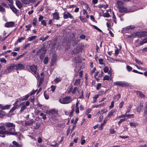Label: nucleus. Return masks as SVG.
Wrapping results in <instances>:
<instances>
[{
	"label": "nucleus",
	"mask_w": 147,
	"mask_h": 147,
	"mask_svg": "<svg viewBox=\"0 0 147 147\" xmlns=\"http://www.w3.org/2000/svg\"><path fill=\"white\" fill-rule=\"evenodd\" d=\"M6 129H0V134H7L13 135H20L21 133L19 132H11L10 131L5 130Z\"/></svg>",
	"instance_id": "obj_1"
},
{
	"label": "nucleus",
	"mask_w": 147,
	"mask_h": 147,
	"mask_svg": "<svg viewBox=\"0 0 147 147\" xmlns=\"http://www.w3.org/2000/svg\"><path fill=\"white\" fill-rule=\"evenodd\" d=\"M114 86H117L122 87H127L129 86V84L127 82L123 81H117L113 83Z\"/></svg>",
	"instance_id": "obj_2"
},
{
	"label": "nucleus",
	"mask_w": 147,
	"mask_h": 147,
	"mask_svg": "<svg viewBox=\"0 0 147 147\" xmlns=\"http://www.w3.org/2000/svg\"><path fill=\"white\" fill-rule=\"evenodd\" d=\"M118 8L119 9V11L121 13L125 12L127 13L130 12H132L133 11L130 8H127L123 6H118Z\"/></svg>",
	"instance_id": "obj_3"
},
{
	"label": "nucleus",
	"mask_w": 147,
	"mask_h": 147,
	"mask_svg": "<svg viewBox=\"0 0 147 147\" xmlns=\"http://www.w3.org/2000/svg\"><path fill=\"white\" fill-rule=\"evenodd\" d=\"M70 96H67L63 98H59V101L63 104H67L70 102L71 101Z\"/></svg>",
	"instance_id": "obj_4"
},
{
	"label": "nucleus",
	"mask_w": 147,
	"mask_h": 147,
	"mask_svg": "<svg viewBox=\"0 0 147 147\" xmlns=\"http://www.w3.org/2000/svg\"><path fill=\"white\" fill-rule=\"evenodd\" d=\"M46 53V51L43 49H41L36 52V55H40V59L42 60L43 59V58L45 56V54Z\"/></svg>",
	"instance_id": "obj_5"
},
{
	"label": "nucleus",
	"mask_w": 147,
	"mask_h": 147,
	"mask_svg": "<svg viewBox=\"0 0 147 147\" xmlns=\"http://www.w3.org/2000/svg\"><path fill=\"white\" fill-rule=\"evenodd\" d=\"M136 34L137 35V37L138 38L145 37L147 36V31H144L141 32H137Z\"/></svg>",
	"instance_id": "obj_6"
},
{
	"label": "nucleus",
	"mask_w": 147,
	"mask_h": 147,
	"mask_svg": "<svg viewBox=\"0 0 147 147\" xmlns=\"http://www.w3.org/2000/svg\"><path fill=\"white\" fill-rule=\"evenodd\" d=\"M63 18L64 19H67L69 18L70 19H74V18L72 14L69 12H64L63 13Z\"/></svg>",
	"instance_id": "obj_7"
},
{
	"label": "nucleus",
	"mask_w": 147,
	"mask_h": 147,
	"mask_svg": "<svg viewBox=\"0 0 147 147\" xmlns=\"http://www.w3.org/2000/svg\"><path fill=\"white\" fill-rule=\"evenodd\" d=\"M7 69L9 73L12 71H14L15 69L16 70L15 64L13 63L11 64L10 65L7 67Z\"/></svg>",
	"instance_id": "obj_8"
},
{
	"label": "nucleus",
	"mask_w": 147,
	"mask_h": 147,
	"mask_svg": "<svg viewBox=\"0 0 147 147\" xmlns=\"http://www.w3.org/2000/svg\"><path fill=\"white\" fill-rule=\"evenodd\" d=\"M16 65V70H22L24 69L25 67L24 64L19 63L17 64H15Z\"/></svg>",
	"instance_id": "obj_9"
},
{
	"label": "nucleus",
	"mask_w": 147,
	"mask_h": 147,
	"mask_svg": "<svg viewBox=\"0 0 147 147\" xmlns=\"http://www.w3.org/2000/svg\"><path fill=\"white\" fill-rule=\"evenodd\" d=\"M29 67L30 70L32 72L33 74H36V71L37 69V66L33 65H30Z\"/></svg>",
	"instance_id": "obj_10"
},
{
	"label": "nucleus",
	"mask_w": 147,
	"mask_h": 147,
	"mask_svg": "<svg viewBox=\"0 0 147 147\" xmlns=\"http://www.w3.org/2000/svg\"><path fill=\"white\" fill-rule=\"evenodd\" d=\"M4 126L7 127H11V129H15V125L12 123L8 122L5 123Z\"/></svg>",
	"instance_id": "obj_11"
},
{
	"label": "nucleus",
	"mask_w": 147,
	"mask_h": 147,
	"mask_svg": "<svg viewBox=\"0 0 147 147\" xmlns=\"http://www.w3.org/2000/svg\"><path fill=\"white\" fill-rule=\"evenodd\" d=\"M53 20H59L60 19V17L59 16V13L58 12H56L53 13Z\"/></svg>",
	"instance_id": "obj_12"
},
{
	"label": "nucleus",
	"mask_w": 147,
	"mask_h": 147,
	"mask_svg": "<svg viewBox=\"0 0 147 147\" xmlns=\"http://www.w3.org/2000/svg\"><path fill=\"white\" fill-rule=\"evenodd\" d=\"M143 109V105L142 103L139 104L136 107L137 111L140 113Z\"/></svg>",
	"instance_id": "obj_13"
},
{
	"label": "nucleus",
	"mask_w": 147,
	"mask_h": 147,
	"mask_svg": "<svg viewBox=\"0 0 147 147\" xmlns=\"http://www.w3.org/2000/svg\"><path fill=\"white\" fill-rule=\"evenodd\" d=\"M15 23L13 22H10L6 23L5 24V27L7 28L13 27L14 26Z\"/></svg>",
	"instance_id": "obj_14"
},
{
	"label": "nucleus",
	"mask_w": 147,
	"mask_h": 147,
	"mask_svg": "<svg viewBox=\"0 0 147 147\" xmlns=\"http://www.w3.org/2000/svg\"><path fill=\"white\" fill-rule=\"evenodd\" d=\"M116 111V109L111 110L108 113L107 117H110L112 116H113L115 114Z\"/></svg>",
	"instance_id": "obj_15"
},
{
	"label": "nucleus",
	"mask_w": 147,
	"mask_h": 147,
	"mask_svg": "<svg viewBox=\"0 0 147 147\" xmlns=\"http://www.w3.org/2000/svg\"><path fill=\"white\" fill-rule=\"evenodd\" d=\"M11 105H7L4 106H2L0 105V108L1 109L4 110L6 109H8L11 107Z\"/></svg>",
	"instance_id": "obj_16"
},
{
	"label": "nucleus",
	"mask_w": 147,
	"mask_h": 147,
	"mask_svg": "<svg viewBox=\"0 0 147 147\" xmlns=\"http://www.w3.org/2000/svg\"><path fill=\"white\" fill-rule=\"evenodd\" d=\"M9 5L12 11L15 13H17L18 12V10L13 5L9 4Z\"/></svg>",
	"instance_id": "obj_17"
},
{
	"label": "nucleus",
	"mask_w": 147,
	"mask_h": 147,
	"mask_svg": "<svg viewBox=\"0 0 147 147\" xmlns=\"http://www.w3.org/2000/svg\"><path fill=\"white\" fill-rule=\"evenodd\" d=\"M34 123V121L33 119H31L29 121H27L25 123V125L28 126L32 125Z\"/></svg>",
	"instance_id": "obj_18"
},
{
	"label": "nucleus",
	"mask_w": 147,
	"mask_h": 147,
	"mask_svg": "<svg viewBox=\"0 0 147 147\" xmlns=\"http://www.w3.org/2000/svg\"><path fill=\"white\" fill-rule=\"evenodd\" d=\"M136 92L138 95V97L144 98L145 97V96L142 93V92L137 91H136Z\"/></svg>",
	"instance_id": "obj_19"
},
{
	"label": "nucleus",
	"mask_w": 147,
	"mask_h": 147,
	"mask_svg": "<svg viewBox=\"0 0 147 147\" xmlns=\"http://www.w3.org/2000/svg\"><path fill=\"white\" fill-rule=\"evenodd\" d=\"M16 4L18 7L20 9L23 6L22 4L18 0L16 1Z\"/></svg>",
	"instance_id": "obj_20"
},
{
	"label": "nucleus",
	"mask_w": 147,
	"mask_h": 147,
	"mask_svg": "<svg viewBox=\"0 0 147 147\" xmlns=\"http://www.w3.org/2000/svg\"><path fill=\"white\" fill-rule=\"evenodd\" d=\"M144 113V116H146V115L147 114V102H146L145 103Z\"/></svg>",
	"instance_id": "obj_21"
},
{
	"label": "nucleus",
	"mask_w": 147,
	"mask_h": 147,
	"mask_svg": "<svg viewBox=\"0 0 147 147\" xmlns=\"http://www.w3.org/2000/svg\"><path fill=\"white\" fill-rule=\"evenodd\" d=\"M147 43V37L143 39L139 43V45H143L144 44Z\"/></svg>",
	"instance_id": "obj_22"
},
{
	"label": "nucleus",
	"mask_w": 147,
	"mask_h": 147,
	"mask_svg": "<svg viewBox=\"0 0 147 147\" xmlns=\"http://www.w3.org/2000/svg\"><path fill=\"white\" fill-rule=\"evenodd\" d=\"M56 113V111L55 109H52L48 111V113L49 114H54Z\"/></svg>",
	"instance_id": "obj_23"
},
{
	"label": "nucleus",
	"mask_w": 147,
	"mask_h": 147,
	"mask_svg": "<svg viewBox=\"0 0 147 147\" xmlns=\"http://www.w3.org/2000/svg\"><path fill=\"white\" fill-rule=\"evenodd\" d=\"M124 3V2L121 0H118L117 2V4L118 6H122Z\"/></svg>",
	"instance_id": "obj_24"
},
{
	"label": "nucleus",
	"mask_w": 147,
	"mask_h": 147,
	"mask_svg": "<svg viewBox=\"0 0 147 147\" xmlns=\"http://www.w3.org/2000/svg\"><path fill=\"white\" fill-rule=\"evenodd\" d=\"M47 90H45L44 93V95L45 98L47 100L49 98V94L47 93Z\"/></svg>",
	"instance_id": "obj_25"
},
{
	"label": "nucleus",
	"mask_w": 147,
	"mask_h": 147,
	"mask_svg": "<svg viewBox=\"0 0 147 147\" xmlns=\"http://www.w3.org/2000/svg\"><path fill=\"white\" fill-rule=\"evenodd\" d=\"M6 114L5 112L2 111L1 110H0V117L1 118L3 117Z\"/></svg>",
	"instance_id": "obj_26"
},
{
	"label": "nucleus",
	"mask_w": 147,
	"mask_h": 147,
	"mask_svg": "<svg viewBox=\"0 0 147 147\" xmlns=\"http://www.w3.org/2000/svg\"><path fill=\"white\" fill-rule=\"evenodd\" d=\"M121 97V95L119 94H117L115 95V97H113V99L115 100H116L117 101H118Z\"/></svg>",
	"instance_id": "obj_27"
},
{
	"label": "nucleus",
	"mask_w": 147,
	"mask_h": 147,
	"mask_svg": "<svg viewBox=\"0 0 147 147\" xmlns=\"http://www.w3.org/2000/svg\"><path fill=\"white\" fill-rule=\"evenodd\" d=\"M80 79H77L74 83V86H78V85L80 84Z\"/></svg>",
	"instance_id": "obj_28"
},
{
	"label": "nucleus",
	"mask_w": 147,
	"mask_h": 147,
	"mask_svg": "<svg viewBox=\"0 0 147 147\" xmlns=\"http://www.w3.org/2000/svg\"><path fill=\"white\" fill-rule=\"evenodd\" d=\"M136 32L130 35H128L127 36L128 38H130L134 37H136L137 36V35H136Z\"/></svg>",
	"instance_id": "obj_29"
},
{
	"label": "nucleus",
	"mask_w": 147,
	"mask_h": 147,
	"mask_svg": "<svg viewBox=\"0 0 147 147\" xmlns=\"http://www.w3.org/2000/svg\"><path fill=\"white\" fill-rule=\"evenodd\" d=\"M32 26V25L31 24H29L28 25H26L25 27L27 28L25 30V31H28L30 30V28Z\"/></svg>",
	"instance_id": "obj_30"
},
{
	"label": "nucleus",
	"mask_w": 147,
	"mask_h": 147,
	"mask_svg": "<svg viewBox=\"0 0 147 147\" xmlns=\"http://www.w3.org/2000/svg\"><path fill=\"white\" fill-rule=\"evenodd\" d=\"M27 107L25 105H24L21 107L20 110V113L23 112L24 110L26 109Z\"/></svg>",
	"instance_id": "obj_31"
},
{
	"label": "nucleus",
	"mask_w": 147,
	"mask_h": 147,
	"mask_svg": "<svg viewBox=\"0 0 147 147\" xmlns=\"http://www.w3.org/2000/svg\"><path fill=\"white\" fill-rule=\"evenodd\" d=\"M18 108L17 105H14V106L12 108V109L9 111V113H12L16 109Z\"/></svg>",
	"instance_id": "obj_32"
},
{
	"label": "nucleus",
	"mask_w": 147,
	"mask_h": 147,
	"mask_svg": "<svg viewBox=\"0 0 147 147\" xmlns=\"http://www.w3.org/2000/svg\"><path fill=\"white\" fill-rule=\"evenodd\" d=\"M99 96V95L97 94V95H95L93 97V103H95L97 99L98 98Z\"/></svg>",
	"instance_id": "obj_33"
},
{
	"label": "nucleus",
	"mask_w": 147,
	"mask_h": 147,
	"mask_svg": "<svg viewBox=\"0 0 147 147\" xmlns=\"http://www.w3.org/2000/svg\"><path fill=\"white\" fill-rule=\"evenodd\" d=\"M80 49H79L78 48H76L74 49L72 51V52L74 53H78L80 52Z\"/></svg>",
	"instance_id": "obj_34"
},
{
	"label": "nucleus",
	"mask_w": 147,
	"mask_h": 147,
	"mask_svg": "<svg viewBox=\"0 0 147 147\" xmlns=\"http://www.w3.org/2000/svg\"><path fill=\"white\" fill-rule=\"evenodd\" d=\"M49 37V36H46L45 38H44L43 37H41L40 38V40H42V42H43L45 40H46Z\"/></svg>",
	"instance_id": "obj_35"
},
{
	"label": "nucleus",
	"mask_w": 147,
	"mask_h": 147,
	"mask_svg": "<svg viewBox=\"0 0 147 147\" xmlns=\"http://www.w3.org/2000/svg\"><path fill=\"white\" fill-rule=\"evenodd\" d=\"M132 105H129L128 107L127 108V109L125 112L126 114L130 112V110L132 107Z\"/></svg>",
	"instance_id": "obj_36"
},
{
	"label": "nucleus",
	"mask_w": 147,
	"mask_h": 147,
	"mask_svg": "<svg viewBox=\"0 0 147 147\" xmlns=\"http://www.w3.org/2000/svg\"><path fill=\"white\" fill-rule=\"evenodd\" d=\"M37 36H33L30 37H29L28 38V40L29 41H31L34 39H35L36 38Z\"/></svg>",
	"instance_id": "obj_37"
},
{
	"label": "nucleus",
	"mask_w": 147,
	"mask_h": 147,
	"mask_svg": "<svg viewBox=\"0 0 147 147\" xmlns=\"http://www.w3.org/2000/svg\"><path fill=\"white\" fill-rule=\"evenodd\" d=\"M130 125L131 126H133L134 127H136L138 125V123H134V122H130Z\"/></svg>",
	"instance_id": "obj_38"
},
{
	"label": "nucleus",
	"mask_w": 147,
	"mask_h": 147,
	"mask_svg": "<svg viewBox=\"0 0 147 147\" xmlns=\"http://www.w3.org/2000/svg\"><path fill=\"white\" fill-rule=\"evenodd\" d=\"M37 21V19L36 18H34L33 20V22H32V24L34 26L36 25V22Z\"/></svg>",
	"instance_id": "obj_39"
},
{
	"label": "nucleus",
	"mask_w": 147,
	"mask_h": 147,
	"mask_svg": "<svg viewBox=\"0 0 147 147\" xmlns=\"http://www.w3.org/2000/svg\"><path fill=\"white\" fill-rule=\"evenodd\" d=\"M21 101H22V100H21V98H19L18 99H17L16 100V101L15 102V103L13 104V105H15V106L17 105V107H18V105L17 104L18 103V102H19Z\"/></svg>",
	"instance_id": "obj_40"
},
{
	"label": "nucleus",
	"mask_w": 147,
	"mask_h": 147,
	"mask_svg": "<svg viewBox=\"0 0 147 147\" xmlns=\"http://www.w3.org/2000/svg\"><path fill=\"white\" fill-rule=\"evenodd\" d=\"M135 28V26L134 25H131L127 27L126 28L127 30H129V29H134Z\"/></svg>",
	"instance_id": "obj_41"
},
{
	"label": "nucleus",
	"mask_w": 147,
	"mask_h": 147,
	"mask_svg": "<svg viewBox=\"0 0 147 147\" xmlns=\"http://www.w3.org/2000/svg\"><path fill=\"white\" fill-rule=\"evenodd\" d=\"M84 5L85 6V8L87 10H88V11H90V9L88 5L87 4L84 3Z\"/></svg>",
	"instance_id": "obj_42"
},
{
	"label": "nucleus",
	"mask_w": 147,
	"mask_h": 147,
	"mask_svg": "<svg viewBox=\"0 0 147 147\" xmlns=\"http://www.w3.org/2000/svg\"><path fill=\"white\" fill-rule=\"evenodd\" d=\"M49 61V58L48 57H45L44 58L43 62L45 64H47Z\"/></svg>",
	"instance_id": "obj_43"
},
{
	"label": "nucleus",
	"mask_w": 147,
	"mask_h": 147,
	"mask_svg": "<svg viewBox=\"0 0 147 147\" xmlns=\"http://www.w3.org/2000/svg\"><path fill=\"white\" fill-rule=\"evenodd\" d=\"M126 117H127L128 118H133L134 117V115L133 114H126Z\"/></svg>",
	"instance_id": "obj_44"
},
{
	"label": "nucleus",
	"mask_w": 147,
	"mask_h": 147,
	"mask_svg": "<svg viewBox=\"0 0 147 147\" xmlns=\"http://www.w3.org/2000/svg\"><path fill=\"white\" fill-rule=\"evenodd\" d=\"M78 91V93L79 92V91L78 90V88L77 87H75L74 88L72 91V94H75L76 93V92Z\"/></svg>",
	"instance_id": "obj_45"
},
{
	"label": "nucleus",
	"mask_w": 147,
	"mask_h": 147,
	"mask_svg": "<svg viewBox=\"0 0 147 147\" xmlns=\"http://www.w3.org/2000/svg\"><path fill=\"white\" fill-rule=\"evenodd\" d=\"M29 97V95H28V94L26 95L24 97L21 98V100L22 101H23L24 100H27Z\"/></svg>",
	"instance_id": "obj_46"
},
{
	"label": "nucleus",
	"mask_w": 147,
	"mask_h": 147,
	"mask_svg": "<svg viewBox=\"0 0 147 147\" xmlns=\"http://www.w3.org/2000/svg\"><path fill=\"white\" fill-rule=\"evenodd\" d=\"M13 144L15 145L17 147H20V144L16 141H13L12 142Z\"/></svg>",
	"instance_id": "obj_47"
},
{
	"label": "nucleus",
	"mask_w": 147,
	"mask_h": 147,
	"mask_svg": "<svg viewBox=\"0 0 147 147\" xmlns=\"http://www.w3.org/2000/svg\"><path fill=\"white\" fill-rule=\"evenodd\" d=\"M25 39V37H21L20 38H18V42L19 43L21 42L22 40H24Z\"/></svg>",
	"instance_id": "obj_48"
},
{
	"label": "nucleus",
	"mask_w": 147,
	"mask_h": 147,
	"mask_svg": "<svg viewBox=\"0 0 147 147\" xmlns=\"http://www.w3.org/2000/svg\"><path fill=\"white\" fill-rule=\"evenodd\" d=\"M127 114L125 113L124 115L122 114L121 115H120L117 117L116 118V119H118L119 118H125L126 117V114Z\"/></svg>",
	"instance_id": "obj_49"
},
{
	"label": "nucleus",
	"mask_w": 147,
	"mask_h": 147,
	"mask_svg": "<svg viewBox=\"0 0 147 147\" xmlns=\"http://www.w3.org/2000/svg\"><path fill=\"white\" fill-rule=\"evenodd\" d=\"M37 90H33L30 93H29L28 94V95H29V96H30L32 95H33L34 94H35L36 93Z\"/></svg>",
	"instance_id": "obj_50"
},
{
	"label": "nucleus",
	"mask_w": 147,
	"mask_h": 147,
	"mask_svg": "<svg viewBox=\"0 0 147 147\" xmlns=\"http://www.w3.org/2000/svg\"><path fill=\"white\" fill-rule=\"evenodd\" d=\"M80 20L84 22H86V19L85 18H83L82 16H80L79 17Z\"/></svg>",
	"instance_id": "obj_51"
},
{
	"label": "nucleus",
	"mask_w": 147,
	"mask_h": 147,
	"mask_svg": "<svg viewBox=\"0 0 147 147\" xmlns=\"http://www.w3.org/2000/svg\"><path fill=\"white\" fill-rule=\"evenodd\" d=\"M40 116H42V119L44 120L45 119L47 118L46 115L42 113L40 114Z\"/></svg>",
	"instance_id": "obj_52"
},
{
	"label": "nucleus",
	"mask_w": 147,
	"mask_h": 147,
	"mask_svg": "<svg viewBox=\"0 0 147 147\" xmlns=\"http://www.w3.org/2000/svg\"><path fill=\"white\" fill-rule=\"evenodd\" d=\"M126 69L128 71L130 72L132 70V68L129 65H127Z\"/></svg>",
	"instance_id": "obj_53"
},
{
	"label": "nucleus",
	"mask_w": 147,
	"mask_h": 147,
	"mask_svg": "<svg viewBox=\"0 0 147 147\" xmlns=\"http://www.w3.org/2000/svg\"><path fill=\"white\" fill-rule=\"evenodd\" d=\"M103 70L105 73L108 72L109 70V68L107 66H105L103 69Z\"/></svg>",
	"instance_id": "obj_54"
},
{
	"label": "nucleus",
	"mask_w": 147,
	"mask_h": 147,
	"mask_svg": "<svg viewBox=\"0 0 147 147\" xmlns=\"http://www.w3.org/2000/svg\"><path fill=\"white\" fill-rule=\"evenodd\" d=\"M103 16L105 17L108 18L110 17V15L108 13H103Z\"/></svg>",
	"instance_id": "obj_55"
},
{
	"label": "nucleus",
	"mask_w": 147,
	"mask_h": 147,
	"mask_svg": "<svg viewBox=\"0 0 147 147\" xmlns=\"http://www.w3.org/2000/svg\"><path fill=\"white\" fill-rule=\"evenodd\" d=\"M103 61V59H100L98 60L99 63L101 65H105V63H104Z\"/></svg>",
	"instance_id": "obj_56"
},
{
	"label": "nucleus",
	"mask_w": 147,
	"mask_h": 147,
	"mask_svg": "<svg viewBox=\"0 0 147 147\" xmlns=\"http://www.w3.org/2000/svg\"><path fill=\"white\" fill-rule=\"evenodd\" d=\"M101 84L100 83H98L96 87V89L97 90H98L100 89L101 87Z\"/></svg>",
	"instance_id": "obj_57"
},
{
	"label": "nucleus",
	"mask_w": 147,
	"mask_h": 147,
	"mask_svg": "<svg viewBox=\"0 0 147 147\" xmlns=\"http://www.w3.org/2000/svg\"><path fill=\"white\" fill-rule=\"evenodd\" d=\"M114 101H112L111 103V105L109 107L110 109H111L114 107Z\"/></svg>",
	"instance_id": "obj_58"
},
{
	"label": "nucleus",
	"mask_w": 147,
	"mask_h": 147,
	"mask_svg": "<svg viewBox=\"0 0 147 147\" xmlns=\"http://www.w3.org/2000/svg\"><path fill=\"white\" fill-rule=\"evenodd\" d=\"M124 102L123 101H122L119 104V109H121L123 106L124 104Z\"/></svg>",
	"instance_id": "obj_59"
},
{
	"label": "nucleus",
	"mask_w": 147,
	"mask_h": 147,
	"mask_svg": "<svg viewBox=\"0 0 147 147\" xmlns=\"http://www.w3.org/2000/svg\"><path fill=\"white\" fill-rule=\"evenodd\" d=\"M135 61L139 65H142V62L140 61L138 59H135Z\"/></svg>",
	"instance_id": "obj_60"
},
{
	"label": "nucleus",
	"mask_w": 147,
	"mask_h": 147,
	"mask_svg": "<svg viewBox=\"0 0 147 147\" xmlns=\"http://www.w3.org/2000/svg\"><path fill=\"white\" fill-rule=\"evenodd\" d=\"M126 119L125 118H123L121 119L118 123V124L119 125L122 122L126 121Z\"/></svg>",
	"instance_id": "obj_61"
},
{
	"label": "nucleus",
	"mask_w": 147,
	"mask_h": 147,
	"mask_svg": "<svg viewBox=\"0 0 147 147\" xmlns=\"http://www.w3.org/2000/svg\"><path fill=\"white\" fill-rule=\"evenodd\" d=\"M51 90L52 92H53L55 91V89H56V86L54 85H52L51 86Z\"/></svg>",
	"instance_id": "obj_62"
},
{
	"label": "nucleus",
	"mask_w": 147,
	"mask_h": 147,
	"mask_svg": "<svg viewBox=\"0 0 147 147\" xmlns=\"http://www.w3.org/2000/svg\"><path fill=\"white\" fill-rule=\"evenodd\" d=\"M41 24L44 26H47V23L46 21L45 20H43L41 21Z\"/></svg>",
	"instance_id": "obj_63"
},
{
	"label": "nucleus",
	"mask_w": 147,
	"mask_h": 147,
	"mask_svg": "<svg viewBox=\"0 0 147 147\" xmlns=\"http://www.w3.org/2000/svg\"><path fill=\"white\" fill-rule=\"evenodd\" d=\"M119 50L118 48H117V49L115 51V56H117L119 54Z\"/></svg>",
	"instance_id": "obj_64"
}]
</instances>
